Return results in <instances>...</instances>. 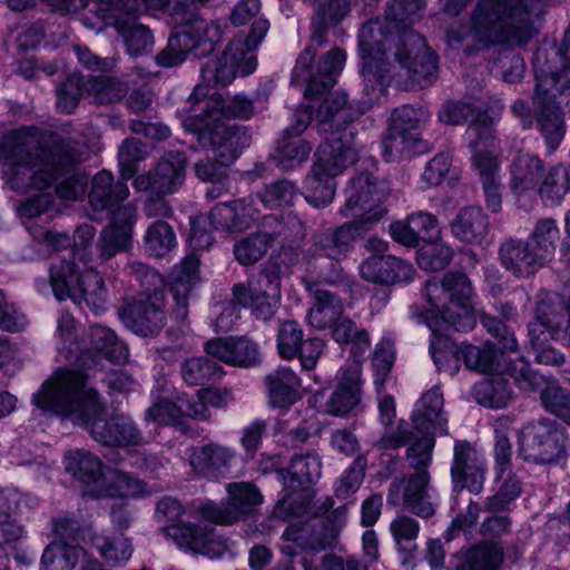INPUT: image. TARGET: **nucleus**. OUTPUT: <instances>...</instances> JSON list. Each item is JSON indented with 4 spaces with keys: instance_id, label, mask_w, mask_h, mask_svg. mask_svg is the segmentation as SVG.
Returning a JSON list of instances; mask_svg holds the SVG:
<instances>
[{
    "instance_id": "f257e3e1",
    "label": "nucleus",
    "mask_w": 570,
    "mask_h": 570,
    "mask_svg": "<svg viewBox=\"0 0 570 570\" xmlns=\"http://www.w3.org/2000/svg\"><path fill=\"white\" fill-rule=\"evenodd\" d=\"M423 7L424 0H390L385 10L386 27L377 19L362 26L358 48L367 99L353 107L364 104L366 111L385 94L391 81V63L386 57L391 43L395 46V60L405 70L411 85L424 88L435 80L438 56L426 46L424 38L410 28Z\"/></svg>"
},
{
    "instance_id": "f03ea898",
    "label": "nucleus",
    "mask_w": 570,
    "mask_h": 570,
    "mask_svg": "<svg viewBox=\"0 0 570 570\" xmlns=\"http://www.w3.org/2000/svg\"><path fill=\"white\" fill-rule=\"evenodd\" d=\"M83 156V147L77 140L51 135L41 144L33 128L13 129L0 139L2 178L18 194L55 186L59 197L78 199L89 180L79 166Z\"/></svg>"
},
{
    "instance_id": "7ed1b4c3",
    "label": "nucleus",
    "mask_w": 570,
    "mask_h": 570,
    "mask_svg": "<svg viewBox=\"0 0 570 570\" xmlns=\"http://www.w3.org/2000/svg\"><path fill=\"white\" fill-rule=\"evenodd\" d=\"M88 382L89 374L85 368L59 367L32 394L31 403L43 414L80 423L104 446L127 449L142 445L144 433L134 419L122 413L107 417L100 393Z\"/></svg>"
},
{
    "instance_id": "20e7f679",
    "label": "nucleus",
    "mask_w": 570,
    "mask_h": 570,
    "mask_svg": "<svg viewBox=\"0 0 570 570\" xmlns=\"http://www.w3.org/2000/svg\"><path fill=\"white\" fill-rule=\"evenodd\" d=\"M365 105L353 107L345 92H335L318 107L320 131L330 135L316 151L317 160L304 180L303 196L316 208L326 207L335 196V177L358 158L357 128L354 121L365 114Z\"/></svg>"
},
{
    "instance_id": "39448f33",
    "label": "nucleus",
    "mask_w": 570,
    "mask_h": 570,
    "mask_svg": "<svg viewBox=\"0 0 570 570\" xmlns=\"http://www.w3.org/2000/svg\"><path fill=\"white\" fill-rule=\"evenodd\" d=\"M544 13L541 0H480L471 18V28L452 24L446 31V42L459 48L471 35L484 46L523 47L539 32Z\"/></svg>"
},
{
    "instance_id": "423d86ee",
    "label": "nucleus",
    "mask_w": 570,
    "mask_h": 570,
    "mask_svg": "<svg viewBox=\"0 0 570 570\" xmlns=\"http://www.w3.org/2000/svg\"><path fill=\"white\" fill-rule=\"evenodd\" d=\"M313 4L311 43L298 55L291 76V86L304 88L308 99L328 92L343 70L345 53L338 48L330 50L315 65L317 48L326 42V31L336 26L348 12L350 0H305Z\"/></svg>"
},
{
    "instance_id": "0eeeda50",
    "label": "nucleus",
    "mask_w": 570,
    "mask_h": 570,
    "mask_svg": "<svg viewBox=\"0 0 570 570\" xmlns=\"http://www.w3.org/2000/svg\"><path fill=\"white\" fill-rule=\"evenodd\" d=\"M530 358H432L439 371L453 363L451 375H455L461 362L465 368L483 374L471 387L476 404L490 410L508 407L514 396L509 379L523 392H535L544 383V375L532 367Z\"/></svg>"
},
{
    "instance_id": "6e6552de",
    "label": "nucleus",
    "mask_w": 570,
    "mask_h": 570,
    "mask_svg": "<svg viewBox=\"0 0 570 570\" xmlns=\"http://www.w3.org/2000/svg\"><path fill=\"white\" fill-rule=\"evenodd\" d=\"M126 181L122 177L115 180L112 174L107 170L97 173L92 178L88 196L92 210L91 219H110L97 243L98 256L104 261L126 250L131 243L137 208L130 203L122 204L129 196Z\"/></svg>"
},
{
    "instance_id": "1a4fd4ad",
    "label": "nucleus",
    "mask_w": 570,
    "mask_h": 570,
    "mask_svg": "<svg viewBox=\"0 0 570 570\" xmlns=\"http://www.w3.org/2000/svg\"><path fill=\"white\" fill-rule=\"evenodd\" d=\"M171 17L178 24L170 35L167 46L155 61L164 68H174L188 59H202L214 52L222 41L224 28L220 20L207 21L195 11L193 0H176Z\"/></svg>"
},
{
    "instance_id": "9d476101",
    "label": "nucleus",
    "mask_w": 570,
    "mask_h": 570,
    "mask_svg": "<svg viewBox=\"0 0 570 570\" xmlns=\"http://www.w3.org/2000/svg\"><path fill=\"white\" fill-rule=\"evenodd\" d=\"M186 131L196 136L203 148L212 149L216 160L205 158L196 163L195 174L209 183H222L226 177V167L232 165L244 148L252 142L249 129L245 126H228L210 117L186 116L181 120Z\"/></svg>"
},
{
    "instance_id": "9b49d317",
    "label": "nucleus",
    "mask_w": 570,
    "mask_h": 570,
    "mask_svg": "<svg viewBox=\"0 0 570 570\" xmlns=\"http://www.w3.org/2000/svg\"><path fill=\"white\" fill-rule=\"evenodd\" d=\"M542 53L533 61L535 88L532 98L534 118L548 154L554 153L566 135L564 108H570V73L557 77L541 63Z\"/></svg>"
},
{
    "instance_id": "f8f14e48",
    "label": "nucleus",
    "mask_w": 570,
    "mask_h": 570,
    "mask_svg": "<svg viewBox=\"0 0 570 570\" xmlns=\"http://www.w3.org/2000/svg\"><path fill=\"white\" fill-rule=\"evenodd\" d=\"M425 294L430 306L426 314L440 316L456 332L473 330L475 289L464 272L451 271L441 278L428 281Z\"/></svg>"
},
{
    "instance_id": "ddd939ff",
    "label": "nucleus",
    "mask_w": 570,
    "mask_h": 570,
    "mask_svg": "<svg viewBox=\"0 0 570 570\" xmlns=\"http://www.w3.org/2000/svg\"><path fill=\"white\" fill-rule=\"evenodd\" d=\"M361 149L362 145L358 142V158L352 164L356 165V173L345 189V203L340 208V215L353 218V222H357L370 232L386 213L382 204L387 187L374 175L376 160L373 157H363Z\"/></svg>"
},
{
    "instance_id": "4468645a",
    "label": "nucleus",
    "mask_w": 570,
    "mask_h": 570,
    "mask_svg": "<svg viewBox=\"0 0 570 570\" xmlns=\"http://www.w3.org/2000/svg\"><path fill=\"white\" fill-rule=\"evenodd\" d=\"M63 464L66 471L83 485L82 497L92 500L122 498L124 489L145 485L128 472L110 469L98 455L83 449L69 451Z\"/></svg>"
},
{
    "instance_id": "2eb2a0df",
    "label": "nucleus",
    "mask_w": 570,
    "mask_h": 570,
    "mask_svg": "<svg viewBox=\"0 0 570 570\" xmlns=\"http://www.w3.org/2000/svg\"><path fill=\"white\" fill-rule=\"evenodd\" d=\"M269 21L257 18L246 36L237 35L216 60H209L202 67V78L207 83L227 86L237 76L250 75L257 66L255 51L269 30Z\"/></svg>"
},
{
    "instance_id": "dca6fc26",
    "label": "nucleus",
    "mask_w": 570,
    "mask_h": 570,
    "mask_svg": "<svg viewBox=\"0 0 570 570\" xmlns=\"http://www.w3.org/2000/svg\"><path fill=\"white\" fill-rule=\"evenodd\" d=\"M443 392L439 385L425 391L414 404L411 420L414 430L421 436H413L406 449V456L415 460L417 465L428 466L432 461L435 446L434 428L436 420L443 413Z\"/></svg>"
},
{
    "instance_id": "f3484780",
    "label": "nucleus",
    "mask_w": 570,
    "mask_h": 570,
    "mask_svg": "<svg viewBox=\"0 0 570 570\" xmlns=\"http://www.w3.org/2000/svg\"><path fill=\"white\" fill-rule=\"evenodd\" d=\"M529 342L537 356L550 352L557 356L550 341H561L570 346V313L562 302H539L535 307V321L528 325ZM558 356H563L558 352Z\"/></svg>"
},
{
    "instance_id": "a211bd4d",
    "label": "nucleus",
    "mask_w": 570,
    "mask_h": 570,
    "mask_svg": "<svg viewBox=\"0 0 570 570\" xmlns=\"http://www.w3.org/2000/svg\"><path fill=\"white\" fill-rule=\"evenodd\" d=\"M518 441L525 459L540 464L557 463L569 444L564 429L547 419L525 423Z\"/></svg>"
},
{
    "instance_id": "6ab92c4d",
    "label": "nucleus",
    "mask_w": 570,
    "mask_h": 570,
    "mask_svg": "<svg viewBox=\"0 0 570 570\" xmlns=\"http://www.w3.org/2000/svg\"><path fill=\"white\" fill-rule=\"evenodd\" d=\"M265 104L266 99H262L258 95L254 98L245 94H236L228 98H223L219 94L208 96L207 88L197 85L189 95L184 111L191 112L200 106V114L195 116L210 117L216 121H222L219 116L246 120L254 117L258 109H263Z\"/></svg>"
},
{
    "instance_id": "aec40b11",
    "label": "nucleus",
    "mask_w": 570,
    "mask_h": 570,
    "mask_svg": "<svg viewBox=\"0 0 570 570\" xmlns=\"http://www.w3.org/2000/svg\"><path fill=\"white\" fill-rule=\"evenodd\" d=\"M161 531L179 549L209 559L222 558L228 550V539L217 533L212 524L204 522L184 521L178 524H165Z\"/></svg>"
},
{
    "instance_id": "412c9836",
    "label": "nucleus",
    "mask_w": 570,
    "mask_h": 570,
    "mask_svg": "<svg viewBox=\"0 0 570 570\" xmlns=\"http://www.w3.org/2000/svg\"><path fill=\"white\" fill-rule=\"evenodd\" d=\"M164 293L140 295L125 303L118 315L127 328L135 334L147 337L157 335L165 325Z\"/></svg>"
},
{
    "instance_id": "4be33fe9",
    "label": "nucleus",
    "mask_w": 570,
    "mask_h": 570,
    "mask_svg": "<svg viewBox=\"0 0 570 570\" xmlns=\"http://www.w3.org/2000/svg\"><path fill=\"white\" fill-rule=\"evenodd\" d=\"M487 465L476 456L474 445L468 440H455L451 463L452 498L466 490L472 494L482 492Z\"/></svg>"
},
{
    "instance_id": "5701e85b",
    "label": "nucleus",
    "mask_w": 570,
    "mask_h": 570,
    "mask_svg": "<svg viewBox=\"0 0 570 570\" xmlns=\"http://www.w3.org/2000/svg\"><path fill=\"white\" fill-rule=\"evenodd\" d=\"M367 233V229L353 220L335 228L320 230L312 236L305 256L309 259H343L353 249L354 243Z\"/></svg>"
},
{
    "instance_id": "b1692460",
    "label": "nucleus",
    "mask_w": 570,
    "mask_h": 570,
    "mask_svg": "<svg viewBox=\"0 0 570 570\" xmlns=\"http://www.w3.org/2000/svg\"><path fill=\"white\" fill-rule=\"evenodd\" d=\"M364 279L382 285L407 284L414 279V266L394 255H372L360 266Z\"/></svg>"
},
{
    "instance_id": "393cba45",
    "label": "nucleus",
    "mask_w": 570,
    "mask_h": 570,
    "mask_svg": "<svg viewBox=\"0 0 570 570\" xmlns=\"http://www.w3.org/2000/svg\"><path fill=\"white\" fill-rule=\"evenodd\" d=\"M425 323L431 331L429 350L431 356H489L485 353H493L495 345L493 343H483L473 345L468 342H455L450 335L443 333L452 326L443 323L438 315L425 314Z\"/></svg>"
},
{
    "instance_id": "a878e982",
    "label": "nucleus",
    "mask_w": 570,
    "mask_h": 570,
    "mask_svg": "<svg viewBox=\"0 0 570 570\" xmlns=\"http://www.w3.org/2000/svg\"><path fill=\"white\" fill-rule=\"evenodd\" d=\"M501 266L517 278L533 276L546 264L522 238H505L498 248Z\"/></svg>"
},
{
    "instance_id": "bb28decb",
    "label": "nucleus",
    "mask_w": 570,
    "mask_h": 570,
    "mask_svg": "<svg viewBox=\"0 0 570 570\" xmlns=\"http://www.w3.org/2000/svg\"><path fill=\"white\" fill-rule=\"evenodd\" d=\"M311 151L312 146L307 140L283 131L276 140L274 153L266 161L256 164L254 170L259 177H264L265 171L273 167H278L282 170H294L307 160Z\"/></svg>"
},
{
    "instance_id": "cd10ccee",
    "label": "nucleus",
    "mask_w": 570,
    "mask_h": 570,
    "mask_svg": "<svg viewBox=\"0 0 570 570\" xmlns=\"http://www.w3.org/2000/svg\"><path fill=\"white\" fill-rule=\"evenodd\" d=\"M199 257L193 253L171 273L168 292L174 301L173 315L177 321H184L188 315V297L199 279Z\"/></svg>"
},
{
    "instance_id": "c85d7f7f",
    "label": "nucleus",
    "mask_w": 570,
    "mask_h": 570,
    "mask_svg": "<svg viewBox=\"0 0 570 570\" xmlns=\"http://www.w3.org/2000/svg\"><path fill=\"white\" fill-rule=\"evenodd\" d=\"M278 483L282 489L273 509L274 515L283 520L303 515L306 503L303 500L294 499V497L312 492L304 479L288 463L283 471L278 472Z\"/></svg>"
},
{
    "instance_id": "c756f323",
    "label": "nucleus",
    "mask_w": 570,
    "mask_h": 570,
    "mask_svg": "<svg viewBox=\"0 0 570 570\" xmlns=\"http://www.w3.org/2000/svg\"><path fill=\"white\" fill-rule=\"evenodd\" d=\"M392 238L406 247H417L420 242H431L440 234L438 218L425 212L414 213L405 220L390 225Z\"/></svg>"
},
{
    "instance_id": "7c9ffc66",
    "label": "nucleus",
    "mask_w": 570,
    "mask_h": 570,
    "mask_svg": "<svg viewBox=\"0 0 570 570\" xmlns=\"http://www.w3.org/2000/svg\"><path fill=\"white\" fill-rule=\"evenodd\" d=\"M102 17L114 18L115 28L122 37L127 52L131 57H139L149 52L154 47V36L150 29L137 22V16L120 11H107L97 6Z\"/></svg>"
},
{
    "instance_id": "2f4dec72",
    "label": "nucleus",
    "mask_w": 570,
    "mask_h": 570,
    "mask_svg": "<svg viewBox=\"0 0 570 570\" xmlns=\"http://www.w3.org/2000/svg\"><path fill=\"white\" fill-rule=\"evenodd\" d=\"M207 409L203 403L195 401L187 403V411H184L176 402L157 396L153 404L145 411V421L157 426H185V416L199 421L206 419Z\"/></svg>"
},
{
    "instance_id": "473e14b6",
    "label": "nucleus",
    "mask_w": 570,
    "mask_h": 570,
    "mask_svg": "<svg viewBox=\"0 0 570 570\" xmlns=\"http://www.w3.org/2000/svg\"><path fill=\"white\" fill-rule=\"evenodd\" d=\"M452 235L460 242L480 246L490 232L489 216L479 206L461 208L450 223Z\"/></svg>"
},
{
    "instance_id": "72a5a7b5",
    "label": "nucleus",
    "mask_w": 570,
    "mask_h": 570,
    "mask_svg": "<svg viewBox=\"0 0 570 570\" xmlns=\"http://www.w3.org/2000/svg\"><path fill=\"white\" fill-rule=\"evenodd\" d=\"M279 356H321L325 341L321 337L303 338V330L295 321L283 322L277 332Z\"/></svg>"
},
{
    "instance_id": "f704fd0d",
    "label": "nucleus",
    "mask_w": 570,
    "mask_h": 570,
    "mask_svg": "<svg viewBox=\"0 0 570 570\" xmlns=\"http://www.w3.org/2000/svg\"><path fill=\"white\" fill-rule=\"evenodd\" d=\"M187 157L179 150L165 151L155 166V194L171 195L178 191L186 178Z\"/></svg>"
},
{
    "instance_id": "c9c22d12",
    "label": "nucleus",
    "mask_w": 570,
    "mask_h": 570,
    "mask_svg": "<svg viewBox=\"0 0 570 570\" xmlns=\"http://www.w3.org/2000/svg\"><path fill=\"white\" fill-rule=\"evenodd\" d=\"M232 458L226 448L208 443L190 449L189 465L198 475L215 480L228 471Z\"/></svg>"
},
{
    "instance_id": "e433bc0d",
    "label": "nucleus",
    "mask_w": 570,
    "mask_h": 570,
    "mask_svg": "<svg viewBox=\"0 0 570 570\" xmlns=\"http://www.w3.org/2000/svg\"><path fill=\"white\" fill-rule=\"evenodd\" d=\"M504 550L499 541L480 540L461 556L455 570H501Z\"/></svg>"
},
{
    "instance_id": "4c0bfd02",
    "label": "nucleus",
    "mask_w": 570,
    "mask_h": 570,
    "mask_svg": "<svg viewBox=\"0 0 570 570\" xmlns=\"http://www.w3.org/2000/svg\"><path fill=\"white\" fill-rule=\"evenodd\" d=\"M305 288L314 298V305L307 314L312 326L323 330L340 320L343 304L336 294L318 288L316 283H306Z\"/></svg>"
},
{
    "instance_id": "58836bf2",
    "label": "nucleus",
    "mask_w": 570,
    "mask_h": 570,
    "mask_svg": "<svg viewBox=\"0 0 570 570\" xmlns=\"http://www.w3.org/2000/svg\"><path fill=\"white\" fill-rule=\"evenodd\" d=\"M279 299V295L256 291L244 283H236L233 286V302L242 308L250 309L252 316L256 320L271 321L276 314Z\"/></svg>"
},
{
    "instance_id": "ea45409f",
    "label": "nucleus",
    "mask_w": 570,
    "mask_h": 570,
    "mask_svg": "<svg viewBox=\"0 0 570 570\" xmlns=\"http://www.w3.org/2000/svg\"><path fill=\"white\" fill-rule=\"evenodd\" d=\"M362 400V381L357 373H347L337 383L326 403L327 412L337 417L347 416Z\"/></svg>"
},
{
    "instance_id": "a19ab883",
    "label": "nucleus",
    "mask_w": 570,
    "mask_h": 570,
    "mask_svg": "<svg viewBox=\"0 0 570 570\" xmlns=\"http://www.w3.org/2000/svg\"><path fill=\"white\" fill-rule=\"evenodd\" d=\"M391 533L397 544L401 562L405 568L417 566V546L412 543L420 532V523L409 515H400L391 522Z\"/></svg>"
},
{
    "instance_id": "79ce46f5",
    "label": "nucleus",
    "mask_w": 570,
    "mask_h": 570,
    "mask_svg": "<svg viewBox=\"0 0 570 570\" xmlns=\"http://www.w3.org/2000/svg\"><path fill=\"white\" fill-rule=\"evenodd\" d=\"M544 168V163L538 155L518 153L510 165L511 188L515 191L535 189Z\"/></svg>"
},
{
    "instance_id": "37998d69",
    "label": "nucleus",
    "mask_w": 570,
    "mask_h": 570,
    "mask_svg": "<svg viewBox=\"0 0 570 570\" xmlns=\"http://www.w3.org/2000/svg\"><path fill=\"white\" fill-rule=\"evenodd\" d=\"M81 271L70 259L62 258L49 266V282L55 297L58 301L70 298L73 301L79 293V279Z\"/></svg>"
},
{
    "instance_id": "c03bdc74",
    "label": "nucleus",
    "mask_w": 570,
    "mask_h": 570,
    "mask_svg": "<svg viewBox=\"0 0 570 570\" xmlns=\"http://www.w3.org/2000/svg\"><path fill=\"white\" fill-rule=\"evenodd\" d=\"M546 206H557L570 191V175L562 164L546 167L538 187H535Z\"/></svg>"
},
{
    "instance_id": "a18cd8bd",
    "label": "nucleus",
    "mask_w": 570,
    "mask_h": 570,
    "mask_svg": "<svg viewBox=\"0 0 570 570\" xmlns=\"http://www.w3.org/2000/svg\"><path fill=\"white\" fill-rule=\"evenodd\" d=\"M381 146L382 155L389 163L399 161L412 154L419 155L425 151V142L417 137L416 132L407 134L390 126Z\"/></svg>"
},
{
    "instance_id": "49530a36",
    "label": "nucleus",
    "mask_w": 570,
    "mask_h": 570,
    "mask_svg": "<svg viewBox=\"0 0 570 570\" xmlns=\"http://www.w3.org/2000/svg\"><path fill=\"white\" fill-rule=\"evenodd\" d=\"M108 292L105 281L99 272L92 268L81 271L79 293H76L73 303H85L96 315L106 309Z\"/></svg>"
},
{
    "instance_id": "de8ad7c7",
    "label": "nucleus",
    "mask_w": 570,
    "mask_h": 570,
    "mask_svg": "<svg viewBox=\"0 0 570 570\" xmlns=\"http://www.w3.org/2000/svg\"><path fill=\"white\" fill-rule=\"evenodd\" d=\"M525 240L542 262L548 264L554 257L560 240V228L557 220L551 217L539 218Z\"/></svg>"
},
{
    "instance_id": "09e8293b",
    "label": "nucleus",
    "mask_w": 570,
    "mask_h": 570,
    "mask_svg": "<svg viewBox=\"0 0 570 570\" xmlns=\"http://www.w3.org/2000/svg\"><path fill=\"white\" fill-rule=\"evenodd\" d=\"M87 552L80 544L51 542L46 547L40 560V570H73Z\"/></svg>"
},
{
    "instance_id": "8fccbe9b",
    "label": "nucleus",
    "mask_w": 570,
    "mask_h": 570,
    "mask_svg": "<svg viewBox=\"0 0 570 570\" xmlns=\"http://www.w3.org/2000/svg\"><path fill=\"white\" fill-rule=\"evenodd\" d=\"M228 507L235 522L244 520L263 503L259 489L249 482H234L228 484Z\"/></svg>"
},
{
    "instance_id": "3c124183",
    "label": "nucleus",
    "mask_w": 570,
    "mask_h": 570,
    "mask_svg": "<svg viewBox=\"0 0 570 570\" xmlns=\"http://www.w3.org/2000/svg\"><path fill=\"white\" fill-rule=\"evenodd\" d=\"M90 346L82 350L80 356H128L129 350L125 342L120 341L117 334L101 325L90 327L88 332Z\"/></svg>"
},
{
    "instance_id": "603ef678",
    "label": "nucleus",
    "mask_w": 570,
    "mask_h": 570,
    "mask_svg": "<svg viewBox=\"0 0 570 570\" xmlns=\"http://www.w3.org/2000/svg\"><path fill=\"white\" fill-rule=\"evenodd\" d=\"M14 509L0 495V570H11L7 546L17 542L26 533L24 528L13 520Z\"/></svg>"
},
{
    "instance_id": "864d4df0",
    "label": "nucleus",
    "mask_w": 570,
    "mask_h": 570,
    "mask_svg": "<svg viewBox=\"0 0 570 570\" xmlns=\"http://www.w3.org/2000/svg\"><path fill=\"white\" fill-rule=\"evenodd\" d=\"M284 376L286 381L277 375L266 379L268 402L273 409L288 410L301 399L299 392L293 386L298 381L296 374L288 370Z\"/></svg>"
},
{
    "instance_id": "5fc2aeb1",
    "label": "nucleus",
    "mask_w": 570,
    "mask_h": 570,
    "mask_svg": "<svg viewBox=\"0 0 570 570\" xmlns=\"http://www.w3.org/2000/svg\"><path fill=\"white\" fill-rule=\"evenodd\" d=\"M208 356H257L259 345L248 336H228L209 340L205 343Z\"/></svg>"
},
{
    "instance_id": "6e6d98bb",
    "label": "nucleus",
    "mask_w": 570,
    "mask_h": 570,
    "mask_svg": "<svg viewBox=\"0 0 570 570\" xmlns=\"http://www.w3.org/2000/svg\"><path fill=\"white\" fill-rule=\"evenodd\" d=\"M92 546L99 551L100 557L114 567L127 562L134 551L131 539L119 534H96L92 537Z\"/></svg>"
},
{
    "instance_id": "4d7b16f0",
    "label": "nucleus",
    "mask_w": 570,
    "mask_h": 570,
    "mask_svg": "<svg viewBox=\"0 0 570 570\" xmlns=\"http://www.w3.org/2000/svg\"><path fill=\"white\" fill-rule=\"evenodd\" d=\"M144 242L146 253L155 258L165 257L177 245L174 228L160 219L148 227Z\"/></svg>"
},
{
    "instance_id": "13d9d810",
    "label": "nucleus",
    "mask_w": 570,
    "mask_h": 570,
    "mask_svg": "<svg viewBox=\"0 0 570 570\" xmlns=\"http://www.w3.org/2000/svg\"><path fill=\"white\" fill-rule=\"evenodd\" d=\"M332 326L333 340L342 346H351V356H361L368 351L371 341L366 330L358 328L351 320L336 321Z\"/></svg>"
},
{
    "instance_id": "bf43d9fd",
    "label": "nucleus",
    "mask_w": 570,
    "mask_h": 570,
    "mask_svg": "<svg viewBox=\"0 0 570 570\" xmlns=\"http://www.w3.org/2000/svg\"><path fill=\"white\" fill-rule=\"evenodd\" d=\"M261 226L271 245L276 242L284 245L305 235L304 225L296 217H288L287 220H284L276 215H266Z\"/></svg>"
},
{
    "instance_id": "052dcab7",
    "label": "nucleus",
    "mask_w": 570,
    "mask_h": 570,
    "mask_svg": "<svg viewBox=\"0 0 570 570\" xmlns=\"http://www.w3.org/2000/svg\"><path fill=\"white\" fill-rule=\"evenodd\" d=\"M538 391L543 409L570 426V392L548 382L546 376L544 383L535 392Z\"/></svg>"
},
{
    "instance_id": "680f3d73",
    "label": "nucleus",
    "mask_w": 570,
    "mask_h": 570,
    "mask_svg": "<svg viewBox=\"0 0 570 570\" xmlns=\"http://www.w3.org/2000/svg\"><path fill=\"white\" fill-rule=\"evenodd\" d=\"M86 85L92 102L98 105L120 101L127 94V88L122 82L107 76H88Z\"/></svg>"
},
{
    "instance_id": "e2e57ef3",
    "label": "nucleus",
    "mask_w": 570,
    "mask_h": 570,
    "mask_svg": "<svg viewBox=\"0 0 570 570\" xmlns=\"http://www.w3.org/2000/svg\"><path fill=\"white\" fill-rule=\"evenodd\" d=\"M430 482V474L423 470L411 475L409 479L404 492L403 502L404 505L414 514L419 517H429L433 513L432 507L423 505V498L426 493V488Z\"/></svg>"
},
{
    "instance_id": "0e129e2a",
    "label": "nucleus",
    "mask_w": 570,
    "mask_h": 570,
    "mask_svg": "<svg viewBox=\"0 0 570 570\" xmlns=\"http://www.w3.org/2000/svg\"><path fill=\"white\" fill-rule=\"evenodd\" d=\"M480 323L494 338V341H487L485 343L495 345L493 353L484 352L483 354L499 356V354L518 352V342L514 334L500 320L488 313H481Z\"/></svg>"
},
{
    "instance_id": "69168bd1",
    "label": "nucleus",
    "mask_w": 570,
    "mask_h": 570,
    "mask_svg": "<svg viewBox=\"0 0 570 570\" xmlns=\"http://www.w3.org/2000/svg\"><path fill=\"white\" fill-rule=\"evenodd\" d=\"M269 246L272 245L261 226L259 230L235 244L234 255L242 265H252L265 255Z\"/></svg>"
},
{
    "instance_id": "338daca9",
    "label": "nucleus",
    "mask_w": 570,
    "mask_h": 570,
    "mask_svg": "<svg viewBox=\"0 0 570 570\" xmlns=\"http://www.w3.org/2000/svg\"><path fill=\"white\" fill-rule=\"evenodd\" d=\"M522 494V482L512 472L503 480L498 491L488 497L485 507L490 512H508L510 505Z\"/></svg>"
},
{
    "instance_id": "774afa93",
    "label": "nucleus",
    "mask_w": 570,
    "mask_h": 570,
    "mask_svg": "<svg viewBox=\"0 0 570 570\" xmlns=\"http://www.w3.org/2000/svg\"><path fill=\"white\" fill-rule=\"evenodd\" d=\"M86 79L82 76L72 73L57 88V108L63 114H71L81 99L86 89Z\"/></svg>"
}]
</instances>
